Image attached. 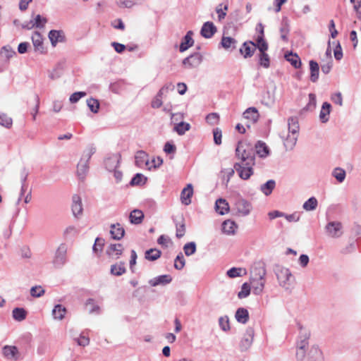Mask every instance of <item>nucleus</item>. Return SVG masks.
<instances>
[{"label": "nucleus", "mask_w": 361, "mask_h": 361, "mask_svg": "<svg viewBox=\"0 0 361 361\" xmlns=\"http://www.w3.org/2000/svg\"><path fill=\"white\" fill-rule=\"evenodd\" d=\"M236 155L241 160L240 162L255 164V157L252 146L245 142H239L235 149Z\"/></svg>", "instance_id": "7ed1b4c3"}, {"label": "nucleus", "mask_w": 361, "mask_h": 361, "mask_svg": "<svg viewBox=\"0 0 361 361\" xmlns=\"http://www.w3.org/2000/svg\"><path fill=\"white\" fill-rule=\"evenodd\" d=\"M256 154L259 155V157L262 158L267 157L269 154V150L267 145L262 142L258 141L255 144Z\"/></svg>", "instance_id": "7c9ffc66"}, {"label": "nucleus", "mask_w": 361, "mask_h": 361, "mask_svg": "<svg viewBox=\"0 0 361 361\" xmlns=\"http://www.w3.org/2000/svg\"><path fill=\"white\" fill-rule=\"evenodd\" d=\"M357 249V244L355 241L349 243L346 246L343 247L341 252L343 255H348L354 252Z\"/></svg>", "instance_id": "3c124183"}, {"label": "nucleus", "mask_w": 361, "mask_h": 361, "mask_svg": "<svg viewBox=\"0 0 361 361\" xmlns=\"http://www.w3.org/2000/svg\"><path fill=\"white\" fill-rule=\"evenodd\" d=\"M219 120V116L216 113L209 114L206 117L207 122L210 125L217 124Z\"/></svg>", "instance_id": "0e129e2a"}, {"label": "nucleus", "mask_w": 361, "mask_h": 361, "mask_svg": "<svg viewBox=\"0 0 361 361\" xmlns=\"http://www.w3.org/2000/svg\"><path fill=\"white\" fill-rule=\"evenodd\" d=\"M276 277L279 285L286 290L293 288L295 283V276L291 272H277Z\"/></svg>", "instance_id": "39448f33"}, {"label": "nucleus", "mask_w": 361, "mask_h": 361, "mask_svg": "<svg viewBox=\"0 0 361 361\" xmlns=\"http://www.w3.org/2000/svg\"><path fill=\"white\" fill-rule=\"evenodd\" d=\"M32 41L35 51L42 52L43 50V39L39 32H35L32 35Z\"/></svg>", "instance_id": "c85d7f7f"}, {"label": "nucleus", "mask_w": 361, "mask_h": 361, "mask_svg": "<svg viewBox=\"0 0 361 361\" xmlns=\"http://www.w3.org/2000/svg\"><path fill=\"white\" fill-rule=\"evenodd\" d=\"M256 49L255 43L252 42H245L240 49V53L245 58L251 57Z\"/></svg>", "instance_id": "aec40b11"}, {"label": "nucleus", "mask_w": 361, "mask_h": 361, "mask_svg": "<svg viewBox=\"0 0 361 361\" xmlns=\"http://www.w3.org/2000/svg\"><path fill=\"white\" fill-rule=\"evenodd\" d=\"M110 233L114 239L121 240L125 234V230L120 224H112Z\"/></svg>", "instance_id": "5701e85b"}, {"label": "nucleus", "mask_w": 361, "mask_h": 361, "mask_svg": "<svg viewBox=\"0 0 361 361\" xmlns=\"http://www.w3.org/2000/svg\"><path fill=\"white\" fill-rule=\"evenodd\" d=\"M144 218V214L141 210L134 209L129 216L130 221L133 224H140Z\"/></svg>", "instance_id": "2f4dec72"}, {"label": "nucleus", "mask_w": 361, "mask_h": 361, "mask_svg": "<svg viewBox=\"0 0 361 361\" xmlns=\"http://www.w3.org/2000/svg\"><path fill=\"white\" fill-rule=\"evenodd\" d=\"M219 325L222 331H228L230 330L229 319L227 316H223L219 319Z\"/></svg>", "instance_id": "8fccbe9b"}, {"label": "nucleus", "mask_w": 361, "mask_h": 361, "mask_svg": "<svg viewBox=\"0 0 361 361\" xmlns=\"http://www.w3.org/2000/svg\"><path fill=\"white\" fill-rule=\"evenodd\" d=\"M327 235L334 238H340L343 233V225L339 221H331L325 227Z\"/></svg>", "instance_id": "6e6552de"}, {"label": "nucleus", "mask_w": 361, "mask_h": 361, "mask_svg": "<svg viewBox=\"0 0 361 361\" xmlns=\"http://www.w3.org/2000/svg\"><path fill=\"white\" fill-rule=\"evenodd\" d=\"M193 32L192 31H188L185 37L183 38L182 42L180 44V51L183 52L188 48L191 47L194 44L192 39Z\"/></svg>", "instance_id": "412c9836"}, {"label": "nucleus", "mask_w": 361, "mask_h": 361, "mask_svg": "<svg viewBox=\"0 0 361 361\" xmlns=\"http://www.w3.org/2000/svg\"><path fill=\"white\" fill-rule=\"evenodd\" d=\"M120 157L119 154H113L107 157L104 161L106 169L109 171L116 169L119 165Z\"/></svg>", "instance_id": "6ab92c4d"}, {"label": "nucleus", "mask_w": 361, "mask_h": 361, "mask_svg": "<svg viewBox=\"0 0 361 361\" xmlns=\"http://www.w3.org/2000/svg\"><path fill=\"white\" fill-rule=\"evenodd\" d=\"M260 66L268 68L270 66L269 57L266 52L260 53L259 56Z\"/></svg>", "instance_id": "5fc2aeb1"}, {"label": "nucleus", "mask_w": 361, "mask_h": 361, "mask_svg": "<svg viewBox=\"0 0 361 361\" xmlns=\"http://www.w3.org/2000/svg\"><path fill=\"white\" fill-rule=\"evenodd\" d=\"M235 317L238 322L245 324L249 319V313L246 309L240 307L237 310Z\"/></svg>", "instance_id": "473e14b6"}, {"label": "nucleus", "mask_w": 361, "mask_h": 361, "mask_svg": "<svg viewBox=\"0 0 361 361\" xmlns=\"http://www.w3.org/2000/svg\"><path fill=\"white\" fill-rule=\"evenodd\" d=\"M172 280L170 275L165 274L156 277L149 281V283L152 286H157L159 285H166L169 283Z\"/></svg>", "instance_id": "a878e982"}, {"label": "nucleus", "mask_w": 361, "mask_h": 361, "mask_svg": "<svg viewBox=\"0 0 361 361\" xmlns=\"http://www.w3.org/2000/svg\"><path fill=\"white\" fill-rule=\"evenodd\" d=\"M89 162L80 160L77 166V173L80 179H83L89 169Z\"/></svg>", "instance_id": "c9c22d12"}, {"label": "nucleus", "mask_w": 361, "mask_h": 361, "mask_svg": "<svg viewBox=\"0 0 361 361\" xmlns=\"http://www.w3.org/2000/svg\"><path fill=\"white\" fill-rule=\"evenodd\" d=\"M318 201L314 197H310L302 204V209L307 212L314 211L317 209Z\"/></svg>", "instance_id": "4c0bfd02"}, {"label": "nucleus", "mask_w": 361, "mask_h": 361, "mask_svg": "<svg viewBox=\"0 0 361 361\" xmlns=\"http://www.w3.org/2000/svg\"><path fill=\"white\" fill-rule=\"evenodd\" d=\"M0 54L6 59H10L16 54V52L8 45L4 46L1 49Z\"/></svg>", "instance_id": "37998d69"}, {"label": "nucleus", "mask_w": 361, "mask_h": 361, "mask_svg": "<svg viewBox=\"0 0 361 361\" xmlns=\"http://www.w3.org/2000/svg\"><path fill=\"white\" fill-rule=\"evenodd\" d=\"M161 252L157 249H149L145 252V258L154 261L160 257Z\"/></svg>", "instance_id": "c03bdc74"}, {"label": "nucleus", "mask_w": 361, "mask_h": 361, "mask_svg": "<svg viewBox=\"0 0 361 361\" xmlns=\"http://www.w3.org/2000/svg\"><path fill=\"white\" fill-rule=\"evenodd\" d=\"M237 41L231 37L223 36L221 42V46L225 49H234L236 47Z\"/></svg>", "instance_id": "e433bc0d"}, {"label": "nucleus", "mask_w": 361, "mask_h": 361, "mask_svg": "<svg viewBox=\"0 0 361 361\" xmlns=\"http://www.w3.org/2000/svg\"><path fill=\"white\" fill-rule=\"evenodd\" d=\"M237 228L236 224L231 220H226L222 224V231L227 235H233Z\"/></svg>", "instance_id": "bb28decb"}, {"label": "nucleus", "mask_w": 361, "mask_h": 361, "mask_svg": "<svg viewBox=\"0 0 361 361\" xmlns=\"http://www.w3.org/2000/svg\"><path fill=\"white\" fill-rule=\"evenodd\" d=\"M85 92H76L72 94L69 98L71 103L74 104L78 102L82 97L86 96Z\"/></svg>", "instance_id": "e2e57ef3"}, {"label": "nucleus", "mask_w": 361, "mask_h": 361, "mask_svg": "<svg viewBox=\"0 0 361 361\" xmlns=\"http://www.w3.org/2000/svg\"><path fill=\"white\" fill-rule=\"evenodd\" d=\"M3 355L8 360L17 361L20 359L18 348L13 345H5L3 348Z\"/></svg>", "instance_id": "ddd939ff"}, {"label": "nucleus", "mask_w": 361, "mask_h": 361, "mask_svg": "<svg viewBox=\"0 0 361 361\" xmlns=\"http://www.w3.org/2000/svg\"><path fill=\"white\" fill-rule=\"evenodd\" d=\"M96 148L93 145L88 146L82 152L80 160L89 162L91 157L95 153Z\"/></svg>", "instance_id": "79ce46f5"}, {"label": "nucleus", "mask_w": 361, "mask_h": 361, "mask_svg": "<svg viewBox=\"0 0 361 361\" xmlns=\"http://www.w3.org/2000/svg\"><path fill=\"white\" fill-rule=\"evenodd\" d=\"M104 245V240L101 238H97L94 242V244L92 247L93 252L96 255L100 253L102 250L103 246Z\"/></svg>", "instance_id": "09e8293b"}, {"label": "nucleus", "mask_w": 361, "mask_h": 361, "mask_svg": "<svg viewBox=\"0 0 361 361\" xmlns=\"http://www.w3.org/2000/svg\"><path fill=\"white\" fill-rule=\"evenodd\" d=\"M216 32V27L214 25L212 22L207 21L204 23L201 28L200 34L201 35L206 38H211Z\"/></svg>", "instance_id": "2eb2a0df"}, {"label": "nucleus", "mask_w": 361, "mask_h": 361, "mask_svg": "<svg viewBox=\"0 0 361 361\" xmlns=\"http://www.w3.org/2000/svg\"><path fill=\"white\" fill-rule=\"evenodd\" d=\"M149 154L143 150L137 151L135 155V165L140 168L145 167L149 165Z\"/></svg>", "instance_id": "dca6fc26"}, {"label": "nucleus", "mask_w": 361, "mask_h": 361, "mask_svg": "<svg viewBox=\"0 0 361 361\" xmlns=\"http://www.w3.org/2000/svg\"><path fill=\"white\" fill-rule=\"evenodd\" d=\"M87 105L90 110L94 114L97 113L99 109V102L96 99L90 98L87 99Z\"/></svg>", "instance_id": "49530a36"}, {"label": "nucleus", "mask_w": 361, "mask_h": 361, "mask_svg": "<svg viewBox=\"0 0 361 361\" xmlns=\"http://www.w3.org/2000/svg\"><path fill=\"white\" fill-rule=\"evenodd\" d=\"M49 38L51 45L56 47L58 42H61L64 40V35L61 30H52L49 32Z\"/></svg>", "instance_id": "4be33fe9"}, {"label": "nucleus", "mask_w": 361, "mask_h": 361, "mask_svg": "<svg viewBox=\"0 0 361 361\" xmlns=\"http://www.w3.org/2000/svg\"><path fill=\"white\" fill-rule=\"evenodd\" d=\"M79 233V230L74 226H68L63 231L65 237L73 236Z\"/></svg>", "instance_id": "338daca9"}, {"label": "nucleus", "mask_w": 361, "mask_h": 361, "mask_svg": "<svg viewBox=\"0 0 361 361\" xmlns=\"http://www.w3.org/2000/svg\"><path fill=\"white\" fill-rule=\"evenodd\" d=\"M183 250L187 256L192 255L196 251V244L194 242L186 243L183 247Z\"/></svg>", "instance_id": "4d7b16f0"}, {"label": "nucleus", "mask_w": 361, "mask_h": 361, "mask_svg": "<svg viewBox=\"0 0 361 361\" xmlns=\"http://www.w3.org/2000/svg\"><path fill=\"white\" fill-rule=\"evenodd\" d=\"M333 176L339 183H342L345 178V171L342 169L336 168L333 171Z\"/></svg>", "instance_id": "864d4df0"}, {"label": "nucleus", "mask_w": 361, "mask_h": 361, "mask_svg": "<svg viewBox=\"0 0 361 361\" xmlns=\"http://www.w3.org/2000/svg\"><path fill=\"white\" fill-rule=\"evenodd\" d=\"M33 20L37 28H43L47 22V18L42 17L40 15H37Z\"/></svg>", "instance_id": "13d9d810"}, {"label": "nucleus", "mask_w": 361, "mask_h": 361, "mask_svg": "<svg viewBox=\"0 0 361 361\" xmlns=\"http://www.w3.org/2000/svg\"><path fill=\"white\" fill-rule=\"evenodd\" d=\"M310 80L315 82L319 78V66L317 62L311 60L310 61Z\"/></svg>", "instance_id": "c756f323"}, {"label": "nucleus", "mask_w": 361, "mask_h": 361, "mask_svg": "<svg viewBox=\"0 0 361 361\" xmlns=\"http://www.w3.org/2000/svg\"><path fill=\"white\" fill-rule=\"evenodd\" d=\"M123 250V248L121 244H111L106 252L109 256L118 257L122 254Z\"/></svg>", "instance_id": "72a5a7b5"}, {"label": "nucleus", "mask_w": 361, "mask_h": 361, "mask_svg": "<svg viewBox=\"0 0 361 361\" xmlns=\"http://www.w3.org/2000/svg\"><path fill=\"white\" fill-rule=\"evenodd\" d=\"M66 253L67 246L63 243L61 244L55 252L53 261L56 268H60L61 266L63 265L66 262Z\"/></svg>", "instance_id": "1a4fd4ad"}, {"label": "nucleus", "mask_w": 361, "mask_h": 361, "mask_svg": "<svg viewBox=\"0 0 361 361\" xmlns=\"http://www.w3.org/2000/svg\"><path fill=\"white\" fill-rule=\"evenodd\" d=\"M215 209L220 215L227 214L229 211V205L228 202L223 198L216 200L215 203Z\"/></svg>", "instance_id": "b1692460"}, {"label": "nucleus", "mask_w": 361, "mask_h": 361, "mask_svg": "<svg viewBox=\"0 0 361 361\" xmlns=\"http://www.w3.org/2000/svg\"><path fill=\"white\" fill-rule=\"evenodd\" d=\"M255 331L252 327H247L239 343L240 351H247L251 347L254 339Z\"/></svg>", "instance_id": "0eeeda50"}, {"label": "nucleus", "mask_w": 361, "mask_h": 361, "mask_svg": "<svg viewBox=\"0 0 361 361\" xmlns=\"http://www.w3.org/2000/svg\"><path fill=\"white\" fill-rule=\"evenodd\" d=\"M298 119L295 116H291L288 119V133H281V137L283 140V145L286 150H292L296 145L299 133Z\"/></svg>", "instance_id": "f257e3e1"}, {"label": "nucleus", "mask_w": 361, "mask_h": 361, "mask_svg": "<svg viewBox=\"0 0 361 361\" xmlns=\"http://www.w3.org/2000/svg\"><path fill=\"white\" fill-rule=\"evenodd\" d=\"M331 109V105L329 102L323 103L319 112V120L322 123H325L329 120Z\"/></svg>", "instance_id": "393cba45"}, {"label": "nucleus", "mask_w": 361, "mask_h": 361, "mask_svg": "<svg viewBox=\"0 0 361 361\" xmlns=\"http://www.w3.org/2000/svg\"><path fill=\"white\" fill-rule=\"evenodd\" d=\"M250 285L247 283L243 284L241 290L238 293V296L239 298H245L250 295Z\"/></svg>", "instance_id": "bf43d9fd"}, {"label": "nucleus", "mask_w": 361, "mask_h": 361, "mask_svg": "<svg viewBox=\"0 0 361 361\" xmlns=\"http://www.w3.org/2000/svg\"><path fill=\"white\" fill-rule=\"evenodd\" d=\"M250 163L247 162H239L235 163L234 169L238 173L240 178L243 180H247L253 174V166Z\"/></svg>", "instance_id": "423d86ee"}, {"label": "nucleus", "mask_w": 361, "mask_h": 361, "mask_svg": "<svg viewBox=\"0 0 361 361\" xmlns=\"http://www.w3.org/2000/svg\"><path fill=\"white\" fill-rule=\"evenodd\" d=\"M300 332L296 343L295 357L298 361L305 360L312 345H310V332L309 329L300 326Z\"/></svg>", "instance_id": "f03ea898"}, {"label": "nucleus", "mask_w": 361, "mask_h": 361, "mask_svg": "<svg viewBox=\"0 0 361 361\" xmlns=\"http://www.w3.org/2000/svg\"><path fill=\"white\" fill-rule=\"evenodd\" d=\"M276 186V182L274 180H269L260 187V190L266 196L269 195Z\"/></svg>", "instance_id": "58836bf2"}, {"label": "nucleus", "mask_w": 361, "mask_h": 361, "mask_svg": "<svg viewBox=\"0 0 361 361\" xmlns=\"http://www.w3.org/2000/svg\"><path fill=\"white\" fill-rule=\"evenodd\" d=\"M44 294V290L40 286H33L30 289V295L35 298L41 297Z\"/></svg>", "instance_id": "052dcab7"}, {"label": "nucleus", "mask_w": 361, "mask_h": 361, "mask_svg": "<svg viewBox=\"0 0 361 361\" xmlns=\"http://www.w3.org/2000/svg\"><path fill=\"white\" fill-rule=\"evenodd\" d=\"M190 125L188 123L180 122L175 125L173 130L176 131L179 135H183L186 131L190 129Z\"/></svg>", "instance_id": "ea45409f"}, {"label": "nucleus", "mask_w": 361, "mask_h": 361, "mask_svg": "<svg viewBox=\"0 0 361 361\" xmlns=\"http://www.w3.org/2000/svg\"><path fill=\"white\" fill-rule=\"evenodd\" d=\"M262 102L267 105L269 106L274 102V96L269 91H267L266 95L263 97Z\"/></svg>", "instance_id": "774afa93"}, {"label": "nucleus", "mask_w": 361, "mask_h": 361, "mask_svg": "<svg viewBox=\"0 0 361 361\" xmlns=\"http://www.w3.org/2000/svg\"><path fill=\"white\" fill-rule=\"evenodd\" d=\"M185 265V259L183 255L180 253L174 260V267L176 269H182Z\"/></svg>", "instance_id": "69168bd1"}, {"label": "nucleus", "mask_w": 361, "mask_h": 361, "mask_svg": "<svg viewBox=\"0 0 361 361\" xmlns=\"http://www.w3.org/2000/svg\"><path fill=\"white\" fill-rule=\"evenodd\" d=\"M72 212L73 216L78 219L82 214L83 207L81 198L78 195H74L72 198Z\"/></svg>", "instance_id": "4468645a"}, {"label": "nucleus", "mask_w": 361, "mask_h": 361, "mask_svg": "<svg viewBox=\"0 0 361 361\" xmlns=\"http://www.w3.org/2000/svg\"><path fill=\"white\" fill-rule=\"evenodd\" d=\"M147 180V178L141 173H137L130 180L132 185H137L145 184Z\"/></svg>", "instance_id": "603ef678"}, {"label": "nucleus", "mask_w": 361, "mask_h": 361, "mask_svg": "<svg viewBox=\"0 0 361 361\" xmlns=\"http://www.w3.org/2000/svg\"><path fill=\"white\" fill-rule=\"evenodd\" d=\"M148 163L149 165L147 166V169L148 170H152L153 169H155L162 164L163 159L161 157H157L156 158H153L151 161L148 159Z\"/></svg>", "instance_id": "de8ad7c7"}, {"label": "nucleus", "mask_w": 361, "mask_h": 361, "mask_svg": "<svg viewBox=\"0 0 361 361\" xmlns=\"http://www.w3.org/2000/svg\"><path fill=\"white\" fill-rule=\"evenodd\" d=\"M255 45L256 48L259 50L260 53L266 52L268 49V44L262 36L257 37Z\"/></svg>", "instance_id": "a18cd8bd"}, {"label": "nucleus", "mask_w": 361, "mask_h": 361, "mask_svg": "<svg viewBox=\"0 0 361 361\" xmlns=\"http://www.w3.org/2000/svg\"><path fill=\"white\" fill-rule=\"evenodd\" d=\"M264 274L265 272H263L262 274L260 272H254L250 276V286L256 295H259L263 290L265 281L264 279Z\"/></svg>", "instance_id": "20e7f679"}, {"label": "nucleus", "mask_w": 361, "mask_h": 361, "mask_svg": "<svg viewBox=\"0 0 361 361\" xmlns=\"http://www.w3.org/2000/svg\"><path fill=\"white\" fill-rule=\"evenodd\" d=\"M202 61V56L198 53H194L186 57L183 61V65L186 68H194L200 66Z\"/></svg>", "instance_id": "9d476101"}, {"label": "nucleus", "mask_w": 361, "mask_h": 361, "mask_svg": "<svg viewBox=\"0 0 361 361\" xmlns=\"http://www.w3.org/2000/svg\"><path fill=\"white\" fill-rule=\"evenodd\" d=\"M243 116L245 119L247 120L250 123L253 124L258 121L259 118V114L257 109L255 107H250L243 112Z\"/></svg>", "instance_id": "f3484780"}, {"label": "nucleus", "mask_w": 361, "mask_h": 361, "mask_svg": "<svg viewBox=\"0 0 361 361\" xmlns=\"http://www.w3.org/2000/svg\"><path fill=\"white\" fill-rule=\"evenodd\" d=\"M331 100L339 106H343V96L341 92H336L331 95Z\"/></svg>", "instance_id": "680f3d73"}, {"label": "nucleus", "mask_w": 361, "mask_h": 361, "mask_svg": "<svg viewBox=\"0 0 361 361\" xmlns=\"http://www.w3.org/2000/svg\"><path fill=\"white\" fill-rule=\"evenodd\" d=\"M193 195V188L191 184H188L183 188L180 194L181 202L185 205H189L191 203V197Z\"/></svg>", "instance_id": "a211bd4d"}, {"label": "nucleus", "mask_w": 361, "mask_h": 361, "mask_svg": "<svg viewBox=\"0 0 361 361\" xmlns=\"http://www.w3.org/2000/svg\"><path fill=\"white\" fill-rule=\"evenodd\" d=\"M13 123L12 118L8 117L6 114H0V125L9 128L11 127Z\"/></svg>", "instance_id": "6e6d98bb"}, {"label": "nucleus", "mask_w": 361, "mask_h": 361, "mask_svg": "<svg viewBox=\"0 0 361 361\" xmlns=\"http://www.w3.org/2000/svg\"><path fill=\"white\" fill-rule=\"evenodd\" d=\"M66 309L61 305H56L52 310V315L54 319L62 320L64 318Z\"/></svg>", "instance_id": "f704fd0d"}, {"label": "nucleus", "mask_w": 361, "mask_h": 361, "mask_svg": "<svg viewBox=\"0 0 361 361\" xmlns=\"http://www.w3.org/2000/svg\"><path fill=\"white\" fill-rule=\"evenodd\" d=\"M305 359L307 361H324V360L322 352L315 344H312Z\"/></svg>", "instance_id": "f8f14e48"}, {"label": "nucleus", "mask_w": 361, "mask_h": 361, "mask_svg": "<svg viewBox=\"0 0 361 361\" xmlns=\"http://www.w3.org/2000/svg\"><path fill=\"white\" fill-rule=\"evenodd\" d=\"M235 207L239 215L247 216L252 210V204L243 198H239L235 202Z\"/></svg>", "instance_id": "9b49d317"}, {"label": "nucleus", "mask_w": 361, "mask_h": 361, "mask_svg": "<svg viewBox=\"0 0 361 361\" xmlns=\"http://www.w3.org/2000/svg\"><path fill=\"white\" fill-rule=\"evenodd\" d=\"M285 59L295 68H299L302 65L300 57L297 54H293L292 51L286 53Z\"/></svg>", "instance_id": "cd10ccee"}, {"label": "nucleus", "mask_w": 361, "mask_h": 361, "mask_svg": "<svg viewBox=\"0 0 361 361\" xmlns=\"http://www.w3.org/2000/svg\"><path fill=\"white\" fill-rule=\"evenodd\" d=\"M12 314L15 320L21 322L25 319L27 312L23 308L16 307L13 310Z\"/></svg>", "instance_id": "a19ab883"}]
</instances>
